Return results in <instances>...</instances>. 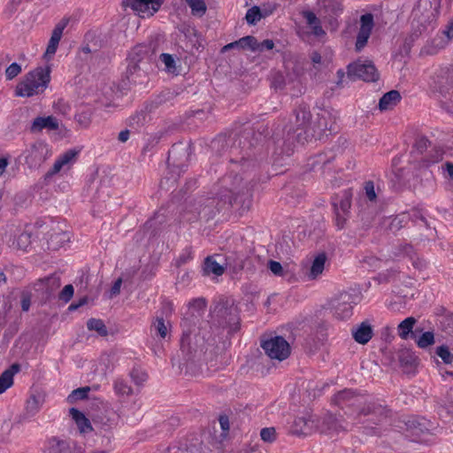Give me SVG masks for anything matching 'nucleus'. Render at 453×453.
<instances>
[{"instance_id":"nucleus-1","label":"nucleus","mask_w":453,"mask_h":453,"mask_svg":"<svg viewBox=\"0 0 453 453\" xmlns=\"http://www.w3.org/2000/svg\"><path fill=\"white\" fill-rule=\"evenodd\" d=\"M268 127L259 125L257 129L245 127L238 133L219 134L211 142L210 148L218 157L228 152L229 161L240 165L244 170L255 168L257 165V155L262 149L259 145L266 138Z\"/></svg>"},{"instance_id":"nucleus-2","label":"nucleus","mask_w":453,"mask_h":453,"mask_svg":"<svg viewBox=\"0 0 453 453\" xmlns=\"http://www.w3.org/2000/svg\"><path fill=\"white\" fill-rule=\"evenodd\" d=\"M311 113L306 105H299L294 111V120L289 124H278L272 134L273 153L278 157H289L294 153L296 142L303 143L312 136Z\"/></svg>"},{"instance_id":"nucleus-3","label":"nucleus","mask_w":453,"mask_h":453,"mask_svg":"<svg viewBox=\"0 0 453 453\" xmlns=\"http://www.w3.org/2000/svg\"><path fill=\"white\" fill-rule=\"evenodd\" d=\"M334 403L339 406L344 414L352 418L354 423L380 425L390 414V411L376 402H367L364 395L353 389H343L334 395Z\"/></svg>"},{"instance_id":"nucleus-4","label":"nucleus","mask_w":453,"mask_h":453,"mask_svg":"<svg viewBox=\"0 0 453 453\" xmlns=\"http://www.w3.org/2000/svg\"><path fill=\"white\" fill-rule=\"evenodd\" d=\"M222 187L220 190H227L230 196H233L234 204L238 206L241 215L248 212L252 206V194L250 188V182L244 180L239 173H234V170L221 180Z\"/></svg>"},{"instance_id":"nucleus-5","label":"nucleus","mask_w":453,"mask_h":453,"mask_svg":"<svg viewBox=\"0 0 453 453\" xmlns=\"http://www.w3.org/2000/svg\"><path fill=\"white\" fill-rule=\"evenodd\" d=\"M211 326L233 334L240 329L238 308L229 300L219 301L211 310Z\"/></svg>"},{"instance_id":"nucleus-6","label":"nucleus","mask_w":453,"mask_h":453,"mask_svg":"<svg viewBox=\"0 0 453 453\" xmlns=\"http://www.w3.org/2000/svg\"><path fill=\"white\" fill-rule=\"evenodd\" d=\"M50 81V67L38 66L27 73L17 85L15 95L20 97H31L44 92Z\"/></svg>"},{"instance_id":"nucleus-7","label":"nucleus","mask_w":453,"mask_h":453,"mask_svg":"<svg viewBox=\"0 0 453 453\" xmlns=\"http://www.w3.org/2000/svg\"><path fill=\"white\" fill-rule=\"evenodd\" d=\"M352 191L344 189L340 194L332 197L331 204L333 207L334 225L338 230L345 227L347 220L349 218L351 207Z\"/></svg>"},{"instance_id":"nucleus-8","label":"nucleus","mask_w":453,"mask_h":453,"mask_svg":"<svg viewBox=\"0 0 453 453\" xmlns=\"http://www.w3.org/2000/svg\"><path fill=\"white\" fill-rule=\"evenodd\" d=\"M235 205L233 201V196L227 193V190H219L215 196L208 197L203 203L201 213L208 219L214 218L220 212H226L232 206Z\"/></svg>"},{"instance_id":"nucleus-9","label":"nucleus","mask_w":453,"mask_h":453,"mask_svg":"<svg viewBox=\"0 0 453 453\" xmlns=\"http://www.w3.org/2000/svg\"><path fill=\"white\" fill-rule=\"evenodd\" d=\"M92 421L96 433L102 436L101 445L109 447L112 441V430L117 426L116 415L113 411L102 413L98 412L92 417Z\"/></svg>"},{"instance_id":"nucleus-10","label":"nucleus","mask_w":453,"mask_h":453,"mask_svg":"<svg viewBox=\"0 0 453 453\" xmlns=\"http://www.w3.org/2000/svg\"><path fill=\"white\" fill-rule=\"evenodd\" d=\"M347 74L350 80H362L366 82H374L379 80L380 74L372 61L357 60L347 66Z\"/></svg>"},{"instance_id":"nucleus-11","label":"nucleus","mask_w":453,"mask_h":453,"mask_svg":"<svg viewBox=\"0 0 453 453\" xmlns=\"http://www.w3.org/2000/svg\"><path fill=\"white\" fill-rule=\"evenodd\" d=\"M49 156L50 149L43 141H36L23 152L25 163L30 169L39 168Z\"/></svg>"},{"instance_id":"nucleus-12","label":"nucleus","mask_w":453,"mask_h":453,"mask_svg":"<svg viewBox=\"0 0 453 453\" xmlns=\"http://www.w3.org/2000/svg\"><path fill=\"white\" fill-rule=\"evenodd\" d=\"M441 0H418L412 14L421 26L430 24L439 14Z\"/></svg>"},{"instance_id":"nucleus-13","label":"nucleus","mask_w":453,"mask_h":453,"mask_svg":"<svg viewBox=\"0 0 453 453\" xmlns=\"http://www.w3.org/2000/svg\"><path fill=\"white\" fill-rule=\"evenodd\" d=\"M261 347L265 354L272 359L282 361L290 355L289 343L282 336H274L263 341Z\"/></svg>"},{"instance_id":"nucleus-14","label":"nucleus","mask_w":453,"mask_h":453,"mask_svg":"<svg viewBox=\"0 0 453 453\" xmlns=\"http://www.w3.org/2000/svg\"><path fill=\"white\" fill-rule=\"evenodd\" d=\"M320 13L326 20L332 30L339 27L338 18L343 12L342 0H318Z\"/></svg>"},{"instance_id":"nucleus-15","label":"nucleus","mask_w":453,"mask_h":453,"mask_svg":"<svg viewBox=\"0 0 453 453\" xmlns=\"http://www.w3.org/2000/svg\"><path fill=\"white\" fill-rule=\"evenodd\" d=\"M158 50L157 41H150L148 43H142L134 46L129 54L130 59L142 62V65H147L155 60Z\"/></svg>"},{"instance_id":"nucleus-16","label":"nucleus","mask_w":453,"mask_h":453,"mask_svg":"<svg viewBox=\"0 0 453 453\" xmlns=\"http://www.w3.org/2000/svg\"><path fill=\"white\" fill-rule=\"evenodd\" d=\"M289 433L297 437H306L316 433L315 416L305 414L303 416L296 417Z\"/></svg>"},{"instance_id":"nucleus-17","label":"nucleus","mask_w":453,"mask_h":453,"mask_svg":"<svg viewBox=\"0 0 453 453\" xmlns=\"http://www.w3.org/2000/svg\"><path fill=\"white\" fill-rule=\"evenodd\" d=\"M48 445L49 453H85L83 445L56 436L49 439Z\"/></svg>"},{"instance_id":"nucleus-18","label":"nucleus","mask_w":453,"mask_h":453,"mask_svg":"<svg viewBox=\"0 0 453 453\" xmlns=\"http://www.w3.org/2000/svg\"><path fill=\"white\" fill-rule=\"evenodd\" d=\"M123 5L130 7L141 18H149L159 10L161 2L157 0H124Z\"/></svg>"},{"instance_id":"nucleus-19","label":"nucleus","mask_w":453,"mask_h":453,"mask_svg":"<svg viewBox=\"0 0 453 453\" xmlns=\"http://www.w3.org/2000/svg\"><path fill=\"white\" fill-rule=\"evenodd\" d=\"M189 148L183 143L173 144L168 152L167 164L169 166L181 170L187 165L189 157Z\"/></svg>"},{"instance_id":"nucleus-20","label":"nucleus","mask_w":453,"mask_h":453,"mask_svg":"<svg viewBox=\"0 0 453 453\" xmlns=\"http://www.w3.org/2000/svg\"><path fill=\"white\" fill-rule=\"evenodd\" d=\"M374 26L373 15L365 13L360 18V28L357 35L356 50L361 51L366 45Z\"/></svg>"},{"instance_id":"nucleus-21","label":"nucleus","mask_w":453,"mask_h":453,"mask_svg":"<svg viewBox=\"0 0 453 453\" xmlns=\"http://www.w3.org/2000/svg\"><path fill=\"white\" fill-rule=\"evenodd\" d=\"M61 285L60 276L57 273L41 278L33 283L32 287L36 292H41L50 297Z\"/></svg>"},{"instance_id":"nucleus-22","label":"nucleus","mask_w":453,"mask_h":453,"mask_svg":"<svg viewBox=\"0 0 453 453\" xmlns=\"http://www.w3.org/2000/svg\"><path fill=\"white\" fill-rule=\"evenodd\" d=\"M69 19H61L54 27L50 41L48 42L46 51L44 52L43 58L46 60H50L52 57L56 54V51L58 47V43L62 38L63 31L68 25Z\"/></svg>"},{"instance_id":"nucleus-23","label":"nucleus","mask_w":453,"mask_h":453,"mask_svg":"<svg viewBox=\"0 0 453 453\" xmlns=\"http://www.w3.org/2000/svg\"><path fill=\"white\" fill-rule=\"evenodd\" d=\"M338 144L334 146L332 150L320 153L315 157L313 166H319L320 168H326L335 158L337 152L342 153V146L348 144V141L345 138L340 137L338 139Z\"/></svg>"},{"instance_id":"nucleus-24","label":"nucleus","mask_w":453,"mask_h":453,"mask_svg":"<svg viewBox=\"0 0 453 453\" xmlns=\"http://www.w3.org/2000/svg\"><path fill=\"white\" fill-rule=\"evenodd\" d=\"M435 88L442 96L441 106L449 112H453V88L448 85V80L444 77L438 78L434 82Z\"/></svg>"},{"instance_id":"nucleus-25","label":"nucleus","mask_w":453,"mask_h":453,"mask_svg":"<svg viewBox=\"0 0 453 453\" xmlns=\"http://www.w3.org/2000/svg\"><path fill=\"white\" fill-rule=\"evenodd\" d=\"M351 296L342 294L339 299L335 300L333 304L334 316L338 319H346L352 315V305L350 303Z\"/></svg>"},{"instance_id":"nucleus-26","label":"nucleus","mask_w":453,"mask_h":453,"mask_svg":"<svg viewBox=\"0 0 453 453\" xmlns=\"http://www.w3.org/2000/svg\"><path fill=\"white\" fill-rule=\"evenodd\" d=\"M316 432L321 434L330 431H338L342 428L339 419L332 413H326L322 417L315 416Z\"/></svg>"},{"instance_id":"nucleus-27","label":"nucleus","mask_w":453,"mask_h":453,"mask_svg":"<svg viewBox=\"0 0 453 453\" xmlns=\"http://www.w3.org/2000/svg\"><path fill=\"white\" fill-rule=\"evenodd\" d=\"M351 333L357 343L366 344L373 335V329L371 324L365 320L353 327Z\"/></svg>"},{"instance_id":"nucleus-28","label":"nucleus","mask_w":453,"mask_h":453,"mask_svg":"<svg viewBox=\"0 0 453 453\" xmlns=\"http://www.w3.org/2000/svg\"><path fill=\"white\" fill-rule=\"evenodd\" d=\"M59 127V123L54 116L48 117H37L34 119L30 131L32 133L41 132L42 129L48 130H58Z\"/></svg>"},{"instance_id":"nucleus-29","label":"nucleus","mask_w":453,"mask_h":453,"mask_svg":"<svg viewBox=\"0 0 453 453\" xmlns=\"http://www.w3.org/2000/svg\"><path fill=\"white\" fill-rule=\"evenodd\" d=\"M69 413L72 418L75 421L76 426L81 434H87L94 430L91 422L85 415L76 408H71Z\"/></svg>"},{"instance_id":"nucleus-30","label":"nucleus","mask_w":453,"mask_h":453,"mask_svg":"<svg viewBox=\"0 0 453 453\" xmlns=\"http://www.w3.org/2000/svg\"><path fill=\"white\" fill-rule=\"evenodd\" d=\"M78 154L79 150H66L56 160L52 169L49 172V174H56L62 169L64 165L74 162Z\"/></svg>"},{"instance_id":"nucleus-31","label":"nucleus","mask_w":453,"mask_h":453,"mask_svg":"<svg viewBox=\"0 0 453 453\" xmlns=\"http://www.w3.org/2000/svg\"><path fill=\"white\" fill-rule=\"evenodd\" d=\"M19 370L20 365L15 363L0 375V394L5 392L13 384V376Z\"/></svg>"},{"instance_id":"nucleus-32","label":"nucleus","mask_w":453,"mask_h":453,"mask_svg":"<svg viewBox=\"0 0 453 453\" xmlns=\"http://www.w3.org/2000/svg\"><path fill=\"white\" fill-rule=\"evenodd\" d=\"M401 100V95L397 90H390L384 94L379 101L380 111H388L395 106Z\"/></svg>"},{"instance_id":"nucleus-33","label":"nucleus","mask_w":453,"mask_h":453,"mask_svg":"<svg viewBox=\"0 0 453 453\" xmlns=\"http://www.w3.org/2000/svg\"><path fill=\"white\" fill-rule=\"evenodd\" d=\"M326 258L325 252H321L315 257L308 274L310 280L317 279L323 273Z\"/></svg>"},{"instance_id":"nucleus-34","label":"nucleus","mask_w":453,"mask_h":453,"mask_svg":"<svg viewBox=\"0 0 453 453\" xmlns=\"http://www.w3.org/2000/svg\"><path fill=\"white\" fill-rule=\"evenodd\" d=\"M303 17L306 19L307 24L311 28L312 34L316 36H322L326 35L322 28L319 19L311 11L303 12Z\"/></svg>"},{"instance_id":"nucleus-35","label":"nucleus","mask_w":453,"mask_h":453,"mask_svg":"<svg viewBox=\"0 0 453 453\" xmlns=\"http://www.w3.org/2000/svg\"><path fill=\"white\" fill-rule=\"evenodd\" d=\"M413 255H415L413 247L411 244L404 243L393 247L389 257L392 259H401L407 257L410 259H413Z\"/></svg>"},{"instance_id":"nucleus-36","label":"nucleus","mask_w":453,"mask_h":453,"mask_svg":"<svg viewBox=\"0 0 453 453\" xmlns=\"http://www.w3.org/2000/svg\"><path fill=\"white\" fill-rule=\"evenodd\" d=\"M255 43H256V38L252 35H247V36L242 37L241 39H239L237 41H234L233 42H230L226 45H225L221 49V52L224 53L232 49H242V50L249 49L251 50V46L255 45Z\"/></svg>"},{"instance_id":"nucleus-37","label":"nucleus","mask_w":453,"mask_h":453,"mask_svg":"<svg viewBox=\"0 0 453 453\" xmlns=\"http://www.w3.org/2000/svg\"><path fill=\"white\" fill-rule=\"evenodd\" d=\"M417 320L414 317H408L403 319L397 326L398 335L403 340H407L409 337H413V327Z\"/></svg>"},{"instance_id":"nucleus-38","label":"nucleus","mask_w":453,"mask_h":453,"mask_svg":"<svg viewBox=\"0 0 453 453\" xmlns=\"http://www.w3.org/2000/svg\"><path fill=\"white\" fill-rule=\"evenodd\" d=\"M407 218L405 214L395 216V218H388L383 220L382 225L386 230L396 233L403 227V223L406 221Z\"/></svg>"},{"instance_id":"nucleus-39","label":"nucleus","mask_w":453,"mask_h":453,"mask_svg":"<svg viewBox=\"0 0 453 453\" xmlns=\"http://www.w3.org/2000/svg\"><path fill=\"white\" fill-rule=\"evenodd\" d=\"M170 326V323L165 322L163 317H157L152 322L150 329L154 330L160 338L165 339L168 334Z\"/></svg>"},{"instance_id":"nucleus-40","label":"nucleus","mask_w":453,"mask_h":453,"mask_svg":"<svg viewBox=\"0 0 453 453\" xmlns=\"http://www.w3.org/2000/svg\"><path fill=\"white\" fill-rule=\"evenodd\" d=\"M203 270L206 274H214L216 276H220L224 273L225 268L219 265L216 260H214L211 257H208L204 260Z\"/></svg>"},{"instance_id":"nucleus-41","label":"nucleus","mask_w":453,"mask_h":453,"mask_svg":"<svg viewBox=\"0 0 453 453\" xmlns=\"http://www.w3.org/2000/svg\"><path fill=\"white\" fill-rule=\"evenodd\" d=\"M405 426L414 434H419L428 430L426 426L425 419H418L416 418H410L405 421Z\"/></svg>"},{"instance_id":"nucleus-42","label":"nucleus","mask_w":453,"mask_h":453,"mask_svg":"<svg viewBox=\"0 0 453 453\" xmlns=\"http://www.w3.org/2000/svg\"><path fill=\"white\" fill-rule=\"evenodd\" d=\"M398 359L402 365L410 367L415 366L418 361L415 354L407 349H403L399 351Z\"/></svg>"},{"instance_id":"nucleus-43","label":"nucleus","mask_w":453,"mask_h":453,"mask_svg":"<svg viewBox=\"0 0 453 453\" xmlns=\"http://www.w3.org/2000/svg\"><path fill=\"white\" fill-rule=\"evenodd\" d=\"M87 327L89 331H96L100 336H107L108 330L102 319H89L87 322Z\"/></svg>"},{"instance_id":"nucleus-44","label":"nucleus","mask_w":453,"mask_h":453,"mask_svg":"<svg viewBox=\"0 0 453 453\" xmlns=\"http://www.w3.org/2000/svg\"><path fill=\"white\" fill-rule=\"evenodd\" d=\"M186 3L190 7L194 16L203 17L207 11V6L203 0H186Z\"/></svg>"},{"instance_id":"nucleus-45","label":"nucleus","mask_w":453,"mask_h":453,"mask_svg":"<svg viewBox=\"0 0 453 453\" xmlns=\"http://www.w3.org/2000/svg\"><path fill=\"white\" fill-rule=\"evenodd\" d=\"M93 112L90 109L82 110L75 114V120L82 128L89 127L92 119Z\"/></svg>"},{"instance_id":"nucleus-46","label":"nucleus","mask_w":453,"mask_h":453,"mask_svg":"<svg viewBox=\"0 0 453 453\" xmlns=\"http://www.w3.org/2000/svg\"><path fill=\"white\" fill-rule=\"evenodd\" d=\"M114 391L119 395H130L133 393L132 388L123 379H117L114 381Z\"/></svg>"},{"instance_id":"nucleus-47","label":"nucleus","mask_w":453,"mask_h":453,"mask_svg":"<svg viewBox=\"0 0 453 453\" xmlns=\"http://www.w3.org/2000/svg\"><path fill=\"white\" fill-rule=\"evenodd\" d=\"M90 391L89 387H82L72 391V393L67 397V402L69 403H73L77 400H83L88 397V394Z\"/></svg>"},{"instance_id":"nucleus-48","label":"nucleus","mask_w":453,"mask_h":453,"mask_svg":"<svg viewBox=\"0 0 453 453\" xmlns=\"http://www.w3.org/2000/svg\"><path fill=\"white\" fill-rule=\"evenodd\" d=\"M128 61L129 62L126 73L127 78L132 82H136L134 75L142 70V62L130 59V58H128Z\"/></svg>"},{"instance_id":"nucleus-49","label":"nucleus","mask_w":453,"mask_h":453,"mask_svg":"<svg viewBox=\"0 0 453 453\" xmlns=\"http://www.w3.org/2000/svg\"><path fill=\"white\" fill-rule=\"evenodd\" d=\"M417 345L421 349H426L434 343V334L431 331L423 333L418 340Z\"/></svg>"},{"instance_id":"nucleus-50","label":"nucleus","mask_w":453,"mask_h":453,"mask_svg":"<svg viewBox=\"0 0 453 453\" xmlns=\"http://www.w3.org/2000/svg\"><path fill=\"white\" fill-rule=\"evenodd\" d=\"M262 17L260 8L258 6H253L247 11L245 19L248 24L255 25Z\"/></svg>"},{"instance_id":"nucleus-51","label":"nucleus","mask_w":453,"mask_h":453,"mask_svg":"<svg viewBox=\"0 0 453 453\" xmlns=\"http://www.w3.org/2000/svg\"><path fill=\"white\" fill-rule=\"evenodd\" d=\"M159 59L165 64V70L168 73L177 74V67L175 65V60L171 54L162 53L159 56Z\"/></svg>"},{"instance_id":"nucleus-52","label":"nucleus","mask_w":453,"mask_h":453,"mask_svg":"<svg viewBox=\"0 0 453 453\" xmlns=\"http://www.w3.org/2000/svg\"><path fill=\"white\" fill-rule=\"evenodd\" d=\"M436 354L447 365L451 364L453 362V354L449 351V347L446 345L437 347Z\"/></svg>"},{"instance_id":"nucleus-53","label":"nucleus","mask_w":453,"mask_h":453,"mask_svg":"<svg viewBox=\"0 0 453 453\" xmlns=\"http://www.w3.org/2000/svg\"><path fill=\"white\" fill-rule=\"evenodd\" d=\"M443 153L439 150H434L432 153H430L429 157H425L422 159V165L428 166L431 164L437 163L442 159Z\"/></svg>"},{"instance_id":"nucleus-54","label":"nucleus","mask_w":453,"mask_h":453,"mask_svg":"<svg viewBox=\"0 0 453 453\" xmlns=\"http://www.w3.org/2000/svg\"><path fill=\"white\" fill-rule=\"evenodd\" d=\"M21 65L16 62L11 64L5 69V77L7 81H11L17 77L21 73Z\"/></svg>"},{"instance_id":"nucleus-55","label":"nucleus","mask_w":453,"mask_h":453,"mask_svg":"<svg viewBox=\"0 0 453 453\" xmlns=\"http://www.w3.org/2000/svg\"><path fill=\"white\" fill-rule=\"evenodd\" d=\"M429 140L425 136L418 137L414 143V150L419 154H422L424 151L427 150V148L430 146Z\"/></svg>"},{"instance_id":"nucleus-56","label":"nucleus","mask_w":453,"mask_h":453,"mask_svg":"<svg viewBox=\"0 0 453 453\" xmlns=\"http://www.w3.org/2000/svg\"><path fill=\"white\" fill-rule=\"evenodd\" d=\"M274 47V42L273 40L266 39L262 42H259L256 39L255 45L251 46V51H264L265 50H272Z\"/></svg>"},{"instance_id":"nucleus-57","label":"nucleus","mask_w":453,"mask_h":453,"mask_svg":"<svg viewBox=\"0 0 453 453\" xmlns=\"http://www.w3.org/2000/svg\"><path fill=\"white\" fill-rule=\"evenodd\" d=\"M261 439L266 442H273L276 439V430L274 427H265L260 431Z\"/></svg>"},{"instance_id":"nucleus-58","label":"nucleus","mask_w":453,"mask_h":453,"mask_svg":"<svg viewBox=\"0 0 453 453\" xmlns=\"http://www.w3.org/2000/svg\"><path fill=\"white\" fill-rule=\"evenodd\" d=\"M32 294L28 290H23L20 296V304L23 311H28L31 305Z\"/></svg>"},{"instance_id":"nucleus-59","label":"nucleus","mask_w":453,"mask_h":453,"mask_svg":"<svg viewBox=\"0 0 453 453\" xmlns=\"http://www.w3.org/2000/svg\"><path fill=\"white\" fill-rule=\"evenodd\" d=\"M74 288L73 285L68 284L64 287V288L60 291L58 295V298L65 303H67L71 300L73 296Z\"/></svg>"},{"instance_id":"nucleus-60","label":"nucleus","mask_w":453,"mask_h":453,"mask_svg":"<svg viewBox=\"0 0 453 453\" xmlns=\"http://www.w3.org/2000/svg\"><path fill=\"white\" fill-rule=\"evenodd\" d=\"M130 376L136 385H141L148 378V375L145 372L135 368L131 371Z\"/></svg>"},{"instance_id":"nucleus-61","label":"nucleus","mask_w":453,"mask_h":453,"mask_svg":"<svg viewBox=\"0 0 453 453\" xmlns=\"http://www.w3.org/2000/svg\"><path fill=\"white\" fill-rule=\"evenodd\" d=\"M365 196L369 201L373 202L376 200L377 196L374 189V183L372 180H368L365 182Z\"/></svg>"},{"instance_id":"nucleus-62","label":"nucleus","mask_w":453,"mask_h":453,"mask_svg":"<svg viewBox=\"0 0 453 453\" xmlns=\"http://www.w3.org/2000/svg\"><path fill=\"white\" fill-rule=\"evenodd\" d=\"M30 239H31L30 233H27V232L21 233L19 235L18 240H17V245H18L19 249L26 250L27 247L30 244V242H31Z\"/></svg>"},{"instance_id":"nucleus-63","label":"nucleus","mask_w":453,"mask_h":453,"mask_svg":"<svg viewBox=\"0 0 453 453\" xmlns=\"http://www.w3.org/2000/svg\"><path fill=\"white\" fill-rule=\"evenodd\" d=\"M146 111L142 110L141 111L136 112L130 118L131 124H135L137 126H142L146 121Z\"/></svg>"},{"instance_id":"nucleus-64","label":"nucleus","mask_w":453,"mask_h":453,"mask_svg":"<svg viewBox=\"0 0 453 453\" xmlns=\"http://www.w3.org/2000/svg\"><path fill=\"white\" fill-rule=\"evenodd\" d=\"M39 409V400L35 395H32L27 402V410L35 414Z\"/></svg>"}]
</instances>
